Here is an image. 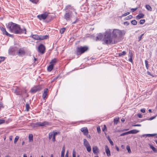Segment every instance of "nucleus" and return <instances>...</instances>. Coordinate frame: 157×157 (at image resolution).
<instances>
[{"instance_id": "nucleus-1", "label": "nucleus", "mask_w": 157, "mask_h": 157, "mask_svg": "<svg viewBox=\"0 0 157 157\" xmlns=\"http://www.w3.org/2000/svg\"><path fill=\"white\" fill-rule=\"evenodd\" d=\"M7 28L10 32L15 34L26 33L25 29H21L19 25L12 22H9Z\"/></svg>"}, {"instance_id": "nucleus-2", "label": "nucleus", "mask_w": 157, "mask_h": 157, "mask_svg": "<svg viewBox=\"0 0 157 157\" xmlns=\"http://www.w3.org/2000/svg\"><path fill=\"white\" fill-rule=\"evenodd\" d=\"M111 34L115 39V41L117 43L120 42L122 37L126 33V31L124 30H121L118 29H111Z\"/></svg>"}, {"instance_id": "nucleus-3", "label": "nucleus", "mask_w": 157, "mask_h": 157, "mask_svg": "<svg viewBox=\"0 0 157 157\" xmlns=\"http://www.w3.org/2000/svg\"><path fill=\"white\" fill-rule=\"evenodd\" d=\"M111 29H108L105 33L103 41L106 44H114L117 43L115 41V39L113 36H111Z\"/></svg>"}, {"instance_id": "nucleus-4", "label": "nucleus", "mask_w": 157, "mask_h": 157, "mask_svg": "<svg viewBox=\"0 0 157 157\" xmlns=\"http://www.w3.org/2000/svg\"><path fill=\"white\" fill-rule=\"evenodd\" d=\"M88 49V47L86 46L78 47L76 48V54L78 55H80L87 51Z\"/></svg>"}, {"instance_id": "nucleus-5", "label": "nucleus", "mask_w": 157, "mask_h": 157, "mask_svg": "<svg viewBox=\"0 0 157 157\" xmlns=\"http://www.w3.org/2000/svg\"><path fill=\"white\" fill-rule=\"evenodd\" d=\"M37 17L40 20H45L46 18H52L50 13L47 12H45L40 15H38Z\"/></svg>"}, {"instance_id": "nucleus-6", "label": "nucleus", "mask_w": 157, "mask_h": 157, "mask_svg": "<svg viewBox=\"0 0 157 157\" xmlns=\"http://www.w3.org/2000/svg\"><path fill=\"white\" fill-rule=\"evenodd\" d=\"M42 89V87L41 86L38 85L32 88L30 92L32 93H34L37 91L41 90Z\"/></svg>"}, {"instance_id": "nucleus-7", "label": "nucleus", "mask_w": 157, "mask_h": 157, "mask_svg": "<svg viewBox=\"0 0 157 157\" xmlns=\"http://www.w3.org/2000/svg\"><path fill=\"white\" fill-rule=\"evenodd\" d=\"M37 126H46L49 125V123L47 121L43 122H37L35 124Z\"/></svg>"}, {"instance_id": "nucleus-8", "label": "nucleus", "mask_w": 157, "mask_h": 157, "mask_svg": "<svg viewBox=\"0 0 157 157\" xmlns=\"http://www.w3.org/2000/svg\"><path fill=\"white\" fill-rule=\"evenodd\" d=\"M72 14V12L71 11L66 13L64 16V18L67 21L70 20Z\"/></svg>"}, {"instance_id": "nucleus-9", "label": "nucleus", "mask_w": 157, "mask_h": 157, "mask_svg": "<svg viewBox=\"0 0 157 157\" xmlns=\"http://www.w3.org/2000/svg\"><path fill=\"white\" fill-rule=\"evenodd\" d=\"M45 48L43 44H40L38 47V51L39 52L42 54L44 53L45 51Z\"/></svg>"}, {"instance_id": "nucleus-10", "label": "nucleus", "mask_w": 157, "mask_h": 157, "mask_svg": "<svg viewBox=\"0 0 157 157\" xmlns=\"http://www.w3.org/2000/svg\"><path fill=\"white\" fill-rule=\"evenodd\" d=\"M81 131L83 133L84 135H86L89 133L88 130L86 127L82 128L80 129Z\"/></svg>"}, {"instance_id": "nucleus-11", "label": "nucleus", "mask_w": 157, "mask_h": 157, "mask_svg": "<svg viewBox=\"0 0 157 157\" xmlns=\"http://www.w3.org/2000/svg\"><path fill=\"white\" fill-rule=\"evenodd\" d=\"M93 151L94 153L96 155H98L99 152L98 148L97 146H94L92 147Z\"/></svg>"}, {"instance_id": "nucleus-12", "label": "nucleus", "mask_w": 157, "mask_h": 157, "mask_svg": "<svg viewBox=\"0 0 157 157\" xmlns=\"http://www.w3.org/2000/svg\"><path fill=\"white\" fill-rule=\"evenodd\" d=\"M48 89L47 88H45L44 90V92L43 94V98L44 99H45L47 97V91Z\"/></svg>"}, {"instance_id": "nucleus-13", "label": "nucleus", "mask_w": 157, "mask_h": 157, "mask_svg": "<svg viewBox=\"0 0 157 157\" xmlns=\"http://www.w3.org/2000/svg\"><path fill=\"white\" fill-rule=\"evenodd\" d=\"M1 30L3 33V34L6 35L7 36H9L10 35V34H9L8 32L6 31V29L3 27H0Z\"/></svg>"}, {"instance_id": "nucleus-14", "label": "nucleus", "mask_w": 157, "mask_h": 157, "mask_svg": "<svg viewBox=\"0 0 157 157\" xmlns=\"http://www.w3.org/2000/svg\"><path fill=\"white\" fill-rule=\"evenodd\" d=\"M105 152L107 154V155L108 156H110L111 154L110 150L108 146L107 145H106L105 147Z\"/></svg>"}, {"instance_id": "nucleus-15", "label": "nucleus", "mask_w": 157, "mask_h": 157, "mask_svg": "<svg viewBox=\"0 0 157 157\" xmlns=\"http://www.w3.org/2000/svg\"><path fill=\"white\" fill-rule=\"evenodd\" d=\"M103 35L102 34L99 33L98 34L96 38V40H100L103 38Z\"/></svg>"}, {"instance_id": "nucleus-16", "label": "nucleus", "mask_w": 157, "mask_h": 157, "mask_svg": "<svg viewBox=\"0 0 157 157\" xmlns=\"http://www.w3.org/2000/svg\"><path fill=\"white\" fill-rule=\"evenodd\" d=\"M18 54L20 56L24 55L25 54V52L23 49H21L19 50Z\"/></svg>"}, {"instance_id": "nucleus-17", "label": "nucleus", "mask_w": 157, "mask_h": 157, "mask_svg": "<svg viewBox=\"0 0 157 157\" xmlns=\"http://www.w3.org/2000/svg\"><path fill=\"white\" fill-rule=\"evenodd\" d=\"M139 132V130H137L136 129H133L131 131H128V134H136Z\"/></svg>"}, {"instance_id": "nucleus-18", "label": "nucleus", "mask_w": 157, "mask_h": 157, "mask_svg": "<svg viewBox=\"0 0 157 157\" xmlns=\"http://www.w3.org/2000/svg\"><path fill=\"white\" fill-rule=\"evenodd\" d=\"M48 38V36L47 35L44 36L40 35V40H42L44 39H47Z\"/></svg>"}, {"instance_id": "nucleus-19", "label": "nucleus", "mask_w": 157, "mask_h": 157, "mask_svg": "<svg viewBox=\"0 0 157 157\" xmlns=\"http://www.w3.org/2000/svg\"><path fill=\"white\" fill-rule=\"evenodd\" d=\"M144 15L143 13H140L136 16V19H139L144 17Z\"/></svg>"}, {"instance_id": "nucleus-20", "label": "nucleus", "mask_w": 157, "mask_h": 157, "mask_svg": "<svg viewBox=\"0 0 157 157\" xmlns=\"http://www.w3.org/2000/svg\"><path fill=\"white\" fill-rule=\"evenodd\" d=\"M57 62V59L56 58H54L51 61V62H50V64L54 66V65Z\"/></svg>"}, {"instance_id": "nucleus-21", "label": "nucleus", "mask_w": 157, "mask_h": 157, "mask_svg": "<svg viewBox=\"0 0 157 157\" xmlns=\"http://www.w3.org/2000/svg\"><path fill=\"white\" fill-rule=\"evenodd\" d=\"M65 151V146L64 145L62 149V150L61 151V157H64V153Z\"/></svg>"}, {"instance_id": "nucleus-22", "label": "nucleus", "mask_w": 157, "mask_h": 157, "mask_svg": "<svg viewBox=\"0 0 157 157\" xmlns=\"http://www.w3.org/2000/svg\"><path fill=\"white\" fill-rule=\"evenodd\" d=\"M32 38L36 40H40V35H33L32 36Z\"/></svg>"}, {"instance_id": "nucleus-23", "label": "nucleus", "mask_w": 157, "mask_h": 157, "mask_svg": "<svg viewBox=\"0 0 157 157\" xmlns=\"http://www.w3.org/2000/svg\"><path fill=\"white\" fill-rule=\"evenodd\" d=\"M83 145L85 146H87V145H90L89 142L87 141V140L86 139H84L83 140Z\"/></svg>"}, {"instance_id": "nucleus-24", "label": "nucleus", "mask_w": 157, "mask_h": 157, "mask_svg": "<svg viewBox=\"0 0 157 157\" xmlns=\"http://www.w3.org/2000/svg\"><path fill=\"white\" fill-rule=\"evenodd\" d=\"M85 147H86L87 151L89 152H90L91 151V148L90 144L87 145V146H85Z\"/></svg>"}, {"instance_id": "nucleus-25", "label": "nucleus", "mask_w": 157, "mask_h": 157, "mask_svg": "<svg viewBox=\"0 0 157 157\" xmlns=\"http://www.w3.org/2000/svg\"><path fill=\"white\" fill-rule=\"evenodd\" d=\"M54 66L52 64H50L48 67L47 70L48 71H51L53 69Z\"/></svg>"}, {"instance_id": "nucleus-26", "label": "nucleus", "mask_w": 157, "mask_h": 157, "mask_svg": "<svg viewBox=\"0 0 157 157\" xmlns=\"http://www.w3.org/2000/svg\"><path fill=\"white\" fill-rule=\"evenodd\" d=\"M33 136L32 134H30L29 135V139L30 142L33 141Z\"/></svg>"}, {"instance_id": "nucleus-27", "label": "nucleus", "mask_w": 157, "mask_h": 157, "mask_svg": "<svg viewBox=\"0 0 157 157\" xmlns=\"http://www.w3.org/2000/svg\"><path fill=\"white\" fill-rule=\"evenodd\" d=\"M152 151L155 153H157V149L154 147L153 146L150 145Z\"/></svg>"}, {"instance_id": "nucleus-28", "label": "nucleus", "mask_w": 157, "mask_h": 157, "mask_svg": "<svg viewBox=\"0 0 157 157\" xmlns=\"http://www.w3.org/2000/svg\"><path fill=\"white\" fill-rule=\"evenodd\" d=\"M15 93L17 95L19 94L20 93V90L18 88H17L15 89Z\"/></svg>"}, {"instance_id": "nucleus-29", "label": "nucleus", "mask_w": 157, "mask_h": 157, "mask_svg": "<svg viewBox=\"0 0 157 157\" xmlns=\"http://www.w3.org/2000/svg\"><path fill=\"white\" fill-rule=\"evenodd\" d=\"M119 121V118H116L114 119V123L115 124H117Z\"/></svg>"}, {"instance_id": "nucleus-30", "label": "nucleus", "mask_w": 157, "mask_h": 157, "mask_svg": "<svg viewBox=\"0 0 157 157\" xmlns=\"http://www.w3.org/2000/svg\"><path fill=\"white\" fill-rule=\"evenodd\" d=\"M126 54V52L125 51H124L121 52L119 53L118 54V55L119 56H124Z\"/></svg>"}, {"instance_id": "nucleus-31", "label": "nucleus", "mask_w": 157, "mask_h": 157, "mask_svg": "<svg viewBox=\"0 0 157 157\" xmlns=\"http://www.w3.org/2000/svg\"><path fill=\"white\" fill-rule=\"evenodd\" d=\"M133 56V53L130 50H129V53H128V57L129 58L132 57Z\"/></svg>"}, {"instance_id": "nucleus-32", "label": "nucleus", "mask_w": 157, "mask_h": 157, "mask_svg": "<svg viewBox=\"0 0 157 157\" xmlns=\"http://www.w3.org/2000/svg\"><path fill=\"white\" fill-rule=\"evenodd\" d=\"M149 24H151L154 21V19L152 17L149 18Z\"/></svg>"}, {"instance_id": "nucleus-33", "label": "nucleus", "mask_w": 157, "mask_h": 157, "mask_svg": "<svg viewBox=\"0 0 157 157\" xmlns=\"http://www.w3.org/2000/svg\"><path fill=\"white\" fill-rule=\"evenodd\" d=\"M19 138V137L18 136H16V137L15 138V139L14 140V144H16L17 143Z\"/></svg>"}, {"instance_id": "nucleus-34", "label": "nucleus", "mask_w": 157, "mask_h": 157, "mask_svg": "<svg viewBox=\"0 0 157 157\" xmlns=\"http://www.w3.org/2000/svg\"><path fill=\"white\" fill-rule=\"evenodd\" d=\"M53 135V134L52 132H51L49 133L48 139L49 140H50L51 139Z\"/></svg>"}, {"instance_id": "nucleus-35", "label": "nucleus", "mask_w": 157, "mask_h": 157, "mask_svg": "<svg viewBox=\"0 0 157 157\" xmlns=\"http://www.w3.org/2000/svg\"><path fill=\"white\" fill-rule=\"evenodd\" d=\"M131 23L134 25H136L137 23L136 21L135 20H132V21H131Z\"/></svg>"}, {"instance_id": "nucleus-36", "label": "nucleus", "mask_w": 157, "mask_h": 157, "mask_svg": "<svg viewBox=\"0 0 157 157\" xmlns=\"http://www.w3.org/2000/svg\"><path fill=\"white\" fill-rule=\"evenodd\" d=\"M30 108V106L28 104H26V109L27 111H28L29 110Z\"/></svg>"}, {"instance_id": "nucleus-37", "label": "nucleus", "mask_w": 157, "mask_h": 157, "mask_svg": "<svg viewBox=\"0 0 157 157\" xmlns=\"http://www.w3.org/2000/svg\"><path fill=\"white\" fill-rule=\"evenodd\" d=\"M65 30V28H63L61 29L60 30V33L61 34L63 33Z\"/></svg>"}, {"instance_id": "nucleus-38", "label": "nucleus", "mask_w": 157, "mask_h": 157, "mask_svg": "<svg viewBox=\"0 0 157 157\" xmlns=\"http://www.w3.org/2000/svg\"><path fill=\"white\" fill-rule=\"evenodd\" d=\"M127 150H128V152L129 153H131V151L130 150V147L128 145H127L126 147Z\"/></svg>"}, {"instance_id": "nucleus-39", "label": "nucleus", "mask_w": 157, "mask_h": 157, "mask_svg": "<svg viewBox=\"0 0 157 157\" xmlns=\"http://www.w3.org/2000/svg\"><path fill=\"white\" fill-rule=\"evenodd\" d=\"M128 129H124L123 130H117L116 132H123L125 131H127L128 130Z\"/></svg>"}, {"instance_id": "nucleus-40", "label": "nucleus", "mask_w": 157, "mask_h": 157, "mask_svg": "<svg viewBox=\"0 0 157 157\" xmlns=\"http://www.w3.org/2000/svg\"><path fill=\"white\" fill-rule=\"evenodd\" d=\"M30 1L33 3L36 4L38 2L39 0H30Z\"/></svg>"}, {"instance_id": "nucleus-41", "label": "nucleus", "mask_w": 157, "mask_h": 157, "mask_svg": "<svg viewBox=\"0 0 157 157\" xmlns=\"http://www.w3.org/2000/svg\"><path fill=\"white\" fill-rule=\"evenodd\" d=\"M128 132H124V133H123L121 134L120 135V136H124V135H128Z\"/></svg>"}, {"instance_id": "nucleus-42", "label": "nucleus", "mask_w": 157, "mask_h": 157, "mask_svg": "<svg viewBox=\"0 0 157 157\" xmlns=\"http://www.w3.org/2000/svg\"><path fill=\"white\" fill-rule=\"evenodd\" d=\"M157 134H148V137L153 136H156Z\"/></svg>"}, {"instance_id": "nucleus-43", "label": "nucleus", "mask_w": 157, "mask_h": 157, "mask_svg": "<svg viewBox=\"0 0 157 157\" xmlns=\"http://www.w3.org/2000/svg\"><path fill=\"white\" fill-rule=\"evenodd\" d=\"M53 135H54V136H56L58 134H59V132H56V131H54L53 132Z\"/></svg>"}, {"instance_id": "nucleus-44", "label": "nucleus", "mask_w": 157, "mask_h": 157, "mask_svg": "<svg viewBox=\"0 0 157 157\" xmlns=\"http://www.w3.org/2000/svg\"><path fill=\"white\" fill-rule=\"evenodd\" d=\"M145 22V20L144 19L141 20L140 21V24H143Z\"/></svg>"}, {"instance_id": "nucleus-45", "label": "nucleus", "mask_w": 157, "mask_h": 157, "mask_svg": "<svg viewBox=\"0 0 157 157\" xmlns=\"http://www.w3.org/2000/svg\"><path fill=\"white\" fill-rule=\"evenodd\" d=\"M132 15H130L126 17V19H130L132 18Z\"/></svg>"}, {"instance_id": "nucleus-46", "label": "nucleus", "mask_w": 157, "mask_h": 157, "mask_svg": "<svg viewBox=\"0 0 157 157\" xmlns=\"http://www.w3.org/2000/svg\"><path fill=\"white\" fill-rule=\"evenodd\" d=\"M130 13L129 12H127V13H124V14H123L122 15V17H125V16H126L128 15H129Z\"/></svg>"}, {"instance_id": "nucleus-47", "label": "nucleus", "mask_w": 157, "mask_h": 157, "mask_svg": "<svg viewBox=\"0 0 157 157\" xmlns=\"http://www.w3.org/2000/svg\"><path fill=\"white\" fill-rule=\"evenodd\" d=\"M108 139V140H109V143H110L111 145L112 146H113V142L110 139V138L109 137V138Z\"/></svg>"}, {"instance_id": "nucleus-48", "label": "nucleus", "mask_w": 157, "mask_h": 157, "mask_svg": "<svg viewBox=\"0 0 157 157\" xmlns=\"http://www.w3.org/2000/svg\"><path fill=\"white\" fill-rule=\"evenodd\" d=\"M72 157H76V152L75 150L73 151Z\"/></svg>"}, {"instance_id": "nucleus-49", "label": "nucleus", "mask_w": 157, "mask_h": 157, "mask_svg": "<svg viewBox=\"0 0 157 157\" xmlns=\"http://www.w3.org/2000/svg\"><path fill=\"white\" fill-rule=\"evenodd\" d=\"M137 9V7L136 8H132L131 9V10L132 12H133L136 11Z\"/></svg>"}, {"instance_id": "nucleus-50", "label": "nucleus", "mask_w": 157, "mask_h": 157, "mask_svg": "<svg viewBox=\"0 0 157 157\" xmlns=\"http://www.w3.org/2000/svg\"><path fill=\"white\" fill-rule=\"evenodd\" d=\"M52 137V140L53 142H55L56 141V138H55L56 136H54V135H53Z\"/></svg>"}, {"instance_id": "nucleus-51", "label": "nucleus", "mask_w": 157, "mask_h": 157, "mask_svg": "<svg viewBox=\"0 0 157 157\" xmlns=\"http://www.w3.org/2000/svg\"><path fill=\"white\" fill-rule=\"evenodd\" d=\"M97 130L98 132V133H100V132H101V130H100V127H97Z\"/></svg>"}, {"instance_id": "nucleus-52", "label": "nucleus", "mask_w": 157, "mask_h": 157, "mask_svg": "<svg viewBox=\"0 0 157 157\" xmlns=\"http://www.w3.org/2000/svg\"><path fill=\"white\" fill-rule=\"evenodd\" d=\"M144 34H142L141 35L139 36V41H140L141 39H142V36L144 35Z\"/></svg>"}, {"instance_id": "nucleus-53", "label": "nucleus", "mask_w": 157, "mask_h": 157, "mask_svg": "<svg viewBox=\"0 0 157 157\" xmlns=\"http://www.w3.org/2000/svg\"><path fill=\"white\" fill-rule=\"evenodd\" d=\"M4 60V58L3 57H0V62Z\"/></svg>"}, {"instance_id": "nucleus-54", "label": "nucleus", "mask_w": 157, "mask_h": 157, "mask_svg": "<svg viewBox=\"0 0 157 157\" xmlns=\"http://www.w3.org/2000/svg\"><path fill=\"white\" fill-rule=\"evenodd\" d=\"M148 10L150 11L152 10V9L151 7L150 6L148 5Z\"/></svg>"}, {"instance_id": "nucleus-55", "label": "nucleus", "mask_w": 157, "mask_h": 157, "mask_svg": "<svg viewBox=\"0 0 157 157\" xmlns=\"http://www.w3.org/2000/svg\"><path fill=\"white\" fill-rule=\"evenodd\" d=\"M137 116L139 117V118H141L142 117V115L141 114H138L137 115Z\"/></svg>"}, {"instance_id": "nucleus-56", "label": "nucleus", "mask_w": 157, "mask_h": 157, "mask_svg": "<svg viewBox=\"0 0 157 157\" xmlns=\"http://www.w3.org/2000/svg\"><path fill=\"white\" fill-rule=\"evenodd\" d=\"M156 117V116H154V117H151L149 119H148V120H152L155 119Z\"/></svg>"}, {"instance_id": "nucleus-57", "label": "nucleus", "mask_w": 157, "mask_h": 157, "mask_svg": "<svg viewBox=\"0 0 157 157\" xmlns=\"http://www.w3.org/2000/svg\"><path fill=\"white\" fill-rule=\"evenodd\" d=\"M124 24L125 25H129V23L128 22L126 21L124 23Z\"/></svg>"}, {"instance_id": "nucleus-58", "label": "nucleus", "mask_w": 157, "mask_h": 157, "mask_svg": "<svg viewBox=\"0 0 157 157\" xmlns=\"http://www.w3.org/2000/svg\"><path fill=\"white\" fill-rule=\"evenodd\" d=\"M128 60L129 61L132 63L133 62L132 57L128 59Z\"/></svg>"}, {"instance_id": "nucleus-59", "label": "nucleus", "mask_w": 157, "mask_h": 157, "mask_svg": "<svg viewBox=\"0 0 157 157\" xmlns=\"http://www.w3.org/2000/svg\"><path fill=\"white\" fill-rule=\"evenodd\" d=\"M5 121L3 120H0V124H2Z\"/></svg>"}, {"instance_id": "nucleus-60", "label": "nucleus", "mask_w": 157, "mask_h": 157, "mask_svg": "<svg viewBox=\"0 0 157 157\" xmlns=\"http://www.w3.org/2000/svg\"><path fill=\"white\" fill-rule=\"evenodd\" d=\"M141 126V125L140 124H136L132 125L133 126Z\"/></svg>"}, {"instance_id": "nucleus-61", "label": "nucleus", "mask_w": 157, "mask_h": 157, "mask_svg": "<svg viewBox=\"0 0 157 157\" xmlns=\"http://www.w3.org/2000/svg\"><path fill=\"white\" fill-rule=\"evenodd\" d=\"M141 112L143 113H144L145 112V109H142L140 110Z\"/></svg>"}, {"instance_id": "nucleus-62", "label": "nucleus", "mask_w": 157, "mask_h": 157, "mask_svg": "<svg viewBox=\"0 0 157 157\" xmlns=\"http://www.w3.org/2000/svg\"><path fill=\"white\" fill-rule=\"evenodd\" d=\"M13 139V136H9V139L10 141H11Z\"/></svg>"}, {"instance_id": "nucleus-63", "label": "nucleus", "mask_w": 157, "mask_h": 157, "mask_svg": "<svg viewBox=\"0 0 157 157\" xmlns=\"http://www.w3.org/2000/svg\"><path fill=\"white\" fill-rule=\"evenodd\" d=\"M86 137L87 138H91V136L90 135H88V134L87 135H86Z\"/></svg>"}, {"instance_id": "nucleus-64", "label": "nucleus", "mask_w": 157, "mask_h": 157, "mask_svg": "<svg viewBox=\"0 0 157 157\" xmlns=\"http://www.w3.org/2000/svg\"><path fill=\"white\" fill-rule=\"evenodd\" d=\"M145 63L146 67H147V60H145Z\"/></svg>"}]
</instances>
